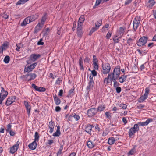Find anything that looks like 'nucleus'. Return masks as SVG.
Masks as SVG:
<instances>
[{"label": "nucleus", "mask_w": 156, "mask_h": 156, "mask_svg": "<svg viewBox=\"0 0 156 156\" xmlns=\"http://www.w3.org/2000/svg\"><path fill=\"white\" fill-rule=\"evenodd\" d=\"M98 29V28L96 27H92L89 33V35H91L92 33L97 30Z\"/></svg>", "instance_id": "nucleus-43"}, {"label": "nucleus", "mask_w": 156, "mask_h": 156, "mask_svg": "<svg viewBox=\"0 0 156 156\" xmlns=\"http://www.w3.org/2000/svg\"><path fill=\"white\" fill-rule=\"evenodd\" d=\"M49 127L50 129V132L52 133L53 132L54 128V123L52 122V121H51L49 122Z\"/></svg>", "instance_id": "nucleus-21"}, {"label": "nucleus", "mask_w": 156, "mask_h": 156, "mask_svg": "<svg viewBox=\"0 0 156 156\" xmlns=\"http://www.w3.org/2000/svg\"><path fill=\"white\" fill-rule=\"evenodd\" d=\"M34 140L35 141H38L39 139V135L38 132H36L34 135Z\"/></svg>", "instance_id": "nucleus-42"}, {"label": "nucleus", "mask_w": 156, "mask_h": 156, "mask_svg": "<svg viewBox=\"0 0 156 156\" xmlns=\"http://www.w3.org/2000/svg\"><path fill=\"white\" fill-rule=\"evenodd\" d=\"M72 116L76 121H78L80 118V116L75 113L73 114Z\"/></svg>", "instance_id": "nucleus-46"}, {"label": "nucleus", "mask_w": 156, "mask_h": 156, "mask_svg": "<svg viewBox=\"0 0 156 156\" xmlns=\"http://www.w3.org/2000/svg\"><path fill=\"white\" fill-rule=\"evenodd\" d=\"M147 39V38L145 36L141 37L137 42V45L139 46L144 45L146 43Z\"/></svg>", "instance_id": "nucleus-5"}, {"label": "nucleus", "mask_w": 156, "mask_h": 156, "mask_svg": "<svg viewBox=\"0 0 156 156\" xmlns=\"http://www.w3.org/2000/svg\"><path fill=\"white\" fill-rule=\"evenodd\" d=\"M145 107V106L143 104H140L137 105L136 108L138 109H141L142 108H143Z\"/></svg>", "instance_id": "nucleus-52"}, {"label": "nucleus", "mask_w": 156, "mask_h": 156, "mask_svg": "<svg viewBox=\"0 0 156 156\" xmlns=\"http://www.w3.org/2000/svg\"><path fill=\"white\" fill-rule=\"evenodd\" d=\"M120 68L119 66H117L115 68L113 72L111 73L112 78L118 79L120 73Z\"/></svg>", "instance_id": "nucleus-2"}, {"label": "nucleus", "mask_w": 156, "mask_h": 156, "mask_svg": "<svg viewBox=\"0 0 156 156\" xmlns=\"http://www.w3.org/2000/svg\"><path fill=\"white\" fill-rule=\"evenodd\" d=\"M117 79H115V78H112L111 80H112V81H113L114 82V86L115 87H116L119 86V83L117 82V81H116V80H117Z\"/></svg>", "instance_id": "nucleus-38"}, {"label": "nucleus", "mask_w": 156, "mask_h": 156, "mask_svg": "<svg viewBox=\"0 0 156 156\" xmlns=\"http://www.w3.org/2000/svg\"><path fill=\"white\" fill-rule=\"evenodd\" d=\"M37 145V144L36 141H34L33 142L29 144L28 147L30 149L34 150L36 148Z\"/></svg>", "instance_id": "nucleus-15"}, {"label": "nucleus", "mask_w": 156, "mask_h": 156, "mask_svg": "<svg viewBox=\"0 0 156 156\" xmlns=\"http://www.w3.org/2000/svg\"><path fill=\"white\" fill-rule=\"evenodd\" d=\"M95 24V27L98 29L100 26L102 24V20H100L97 21Z\"/></svg>", "instance_id": "nucleus-37"}, {"label": "nucleus", "mask_w": 156, "mask_h": 156, "mask_svg": "<svg viewBox=\"0 0 156 156\" xmlns=\"http://www.w3.org/2000/svg\"><path fill=\"white\" fill-rule=\"evenodd\" d=\"M87 145L90 149L92 148L95 146V145L91 141H89L87 142Z\"/></svg>", "instance_id": "nucleus-28"}, {"label": "nucleus", "mask_w": 156, "mask_h": 156, "mask_svg": "<svg viewBox=\"0 0 156 156\" xmlns=\"http://www.w3.org/2000/svg\"><path fill=\"white\" fill-rule=\"evenodd\" d=\"M85 20L84 16L83 15H81L79 18L78 23V26H82V24Z\"/></svg>", "instance_id": "nucleus-17"}, {"label": "nucleus", "mask_w": 156, "mask_h": 156, "mask_svg": "<svg viewBox=\"0 0 156 156\" xmlns=\"http://www.w3.org/2000/svg\"><path fill=\"white\" fill-rule=\"evenodd\" d=\"M139 129V126L137 124L134 125L133 127L131 128L128 132L129 136L131 137L132 136L134 135V134L136 132H137Z\"/></svg>", "instance_id": "nucleus-4"}, {"label": "nucleus", "mask_w": 156, "mask_h": 156, "mask_svg": "<svg viewBox=\"0 0 156 156\" xmlns=\"http://www.w3.org/2000/svg\"><path fill=\"white\" fill-rule=\"evenodd\" d=\"M50 30V29L49 28H47L46 29V32L44 34V36H47L48 35V32H49Z\"/></svg>", "instance_id": "nucleus-63"}, {"label": "nucleus", "mask_w": 156, "mask_h": 156, "mask_svg": "<svg viewBox=\"0 0 156 156\" xmlns=\"http://www.w3.org/2000/svg\"><path fill=\"white\" fill-rule=\"evenodd\" d=\"M112 78V75L108 74V77L105 78L104 80V83H105L106 85H108L109 83V79L111 82L112 81V80H111Z\"/></svg>", "instance_id": "nucleus-16"}, {"label": "nucleus", "mask_w": 156, "mask_h": 156, "mask_svg": "<svg viewBox=\"0 0 156 156\" xmlns=\"http://www.w3.org/2000/svg\"><path fill=\"white\" fill-rule=\"evenodd\" d=\"M145 93L144 94L147 96H148V94L149 91V90L148 88H146L145 90Z\"/></svg>", "instance_id": "nucleus-64"}, {"label": "nucleus", "mask_w": 156, "mask_h": 156, "mask_svg": "<svg viewBox=\"0 0 156 156\" xmlns=\"http://www.w3.org/2000/svg\"><path fill=\"white\" fill-rule=\"evenodd\" d=\"M42 41V39H41L40 41L37 42L38 45H43L44 44V43Z\"/></svg>", "instance_id": "nucleus-57"}, {"label": "nucleus", "mask_w": 156, "mask_h": 156, "mask_svg": "<svg viewBox=\"0 0 156 156\" xmlns=\"http://www.w3.org/2000/svg\"><path fill=\"white\" fill-rule=\"evenodd\" d=\"M16 46L17 47V48H16V50L18 51H20V48L23 47V44L21 43L16 44Z\"/></svg>", "instance_id": "nucleus-39"}, {"label": "nucleus", "mask_w": 156, "mask_h": 156, "mask_svg": "<svg viewBox=\"0 0 156 156\" xmlns=\"http://www.w3.org/2000/svg\"><path fill=\"white\" fill-rule=\"evenodd\" d=\"M63 149V147L62 146H61L58 150V151L57 153V156H58L61 154L62 153V151Z\"/></svg>", "instance_id": "nucleus-48"}, {"label": "nucleus", "mask_w": 156, "mask_h": 156, "mask_svg": "<svg viewBox=\"0 0 156 156\" xmlns=\"http://www.w3.org/2000/svg\"><path fill=\"white\" fill-rule=\"evenodd\" d=\"M61 110V108L58 106H57L55 108V111L56 112H59Z\"/></svg>", "instance_id": "nucleus-62"}, {"label": "nucleus", "mask_w": 156, "mask_h": 156, "mask_svg": "<svg viewBox=\"0 0 156 156\" xmlns=\"http://www.w3.org/2000/svg\"><path fill=\"white\" fill-rule=\"evenodd\" d=\"M12 97H9L7 99L5 102V104L7 106H9L11 105L14 102H12Z\"/></svg>", "instance_id": "nucleus-22"}, {"label": "nucleus", "mask_w": 156, "mask_h": 156, "mask_svg": "<svg viewBox=\"0 0 156 156\" xmlns=\"http://www.w3.org/2000/svg\"><path fill=\"white\" fill-rule=\"evenodd\" d=\"M60 127L59 126L57 127V130L56 132L54 133L53 136H59L60 135Z\"/></svg>", "instance_id": "nucleus-29"}, {"label": "nucleus", "mask_w": 156, "mask_h": 156, "mask_svg": "<svg viewBox=\"0 0 156 156\" xmlns=\"http://www.w3.org/2000/svg\"><path fill=\"white\" fill-rule=\"evenodd\" d=\"M2 16L5 19H7L8 18L9 15L5 13H4L2 14Z\"/></svg>", "instance_id": "nucleus-55"}, {"label": "nucleus", "mask_w": 156, "mask_h": 156, "mask_svg": "<svg viewBox=\"0 0 156 156\" xmlns=\"http://www.w3.org/2000/svg\"><path fill=\"white\" fill-rule=\"evenodd\" d=\"M105 108V106L104 105H101L98 107L97 109V112L98 111L101 112L103 111Z\"/></svg>", "instance_id": "nucleus-32"}, {"label": "nucleus", "mask_w": 156, "mask_h": 156, "mask_svg": "<svg viewBox=\"0 0 156 156\" xmlns=\"http://www.w3.org/2000/svg\"><path fill=\"white\" fill-rule=\"evenodd\" d=\"M77 36L79 37H81L83 34V32L82 30V26H78V27L77 28Z\"/></svg>", "instance_id": "nucleus-14"}, {"label": "nucleus", "mask_w": 156, "mask_h": 156, "mask_svg": "<svg viewBox=\"0 0 156 156\" xmlns=\"http://www.w3.org/2000/svg\"><path fill=\"white\" fill-rule=\"evenodd\" d=\"M43 23H39L35 27V32H37L40 30L41 28L43 27Z\"/></svg>", "instance_id": "nucleus-24"}, {"label": "nucleus", "mask_w": 156, "mask_h": 156, "mask_svg": "<svg viewBox=\"0 0 156 156\" xmlns=\"http://www.w3.org/2000/svg\"><path fill=\"white\" fill-rule=\"evenodd\" d=\"M132 34L133 36H131V37L129 38L127 41V43L129 46L133 44L134 40L136 37V34L135 33L133 32Z\"/></svg>", "instance_id": "nucleus-10"}, {"label": "nucleus", "mask_w": 156, "mask_h": 156, "mask_svg": "<svg viewBox=\"0 0 156 156\" xmlns=\"http://www.w3.org/2000/svg\"><path fill=\"white\" fill-rule=\"evenodd\" d=\"M118 78H119V82L121 83H123L124 81H125L122 76L120 77H119Z\"/></svg>", "instance_id": "nucleus-53"}, {"label": "nucleus", "mask_w": 156, "mask_h": 156, "mask_svg": "<svg viewBox=\"0 0 156 156\" xmlns=\"http://www.w3.org/2000/svg\"><path fill=\"white\" fill-rule=\"evenodd\" d=\"M29 17L32 22L37 19L38 18V16L37 15H35L30 16Z\"/></svg>", "instance_id": "nucleus-33"}, {"label": "nucleus", "mask_w": 156, "mask_h": 156, "mask_svg": "<svg viewBox=\"0 0 156 156\" xmlns=\"http://www.w3.org/2000/svg\"><path fill=\"white\" fill-rule=\"evenodd\" d=\"M147 96L144 94L143 95L141 96L138 99V101L140 103L143 102L147 97Z\"/></svg>", "instance_id": "nucleus-26"}, {"label": "nucleus", "mask_w": 156, "mask_h": 156, "mask_svg": "<svg viewBox=\"0 0 156 156\" xmlns=\"http://www.w3.org/2000/svg\"><path fill=\"white\" fill-rule=\"evenodd\" d=\"M8 94V92L7 91L4 90V88L2 87V90L0 95L6 97Z\"/></svg>", "instance_id": "nucleus-27"}, {"label": "nucleus", "mask_w": 156, "mask_h": 156, "mask_svg": "<svg viewBox=\"0 0 156 156\" xmlns=\"http://www.w3.org/2000/svg\"><path fill=\"white\" fill-rule=\"evenodd\" d=\"M29 0H20L16 3V5L23 4L28 1Z\"/></svg>", "instance_id": "nucleus-34"}, {"label": "nucleus", "mask_w": 156, "mask_h": 156, "mask_svg": "<svg viewBox=\"0 0 156 156\" xmlns=\"http://www.w3.org/2000/svg\"><path fill=\"white\" fill-rule=\"evenodd\" d=\"M105 114L106 115V117L108 119H110L111 117V116L110 115L109 113L108 112H106L105 113Z\"/></svg>", "instance_id": "nucleus-58"}, {"label": "nucleus", "mask_w": 156, "mask_h": 156, "mask_svg": "<svg viewBox=\"0 0 156 156\" xmlns=\"http://www.w3.org/2000/svg\"><path fill=\"white\" fill-rule=\"evenodd\" d=\"M120 107H122L123 109H125L127 108V105L124 104H120Z\"/></svg>", "instance_id": "nucleus-51"}, {"label": "nucleus", "mask_w": 156, "mask_h": 156, "mask_svg": "<svg viewBox=\"0 0 156 156\" xmlns=\"http://www.w3.org/2000/svg\"><path fill=\"white\" fill-rule=\"evenodd\" d=\"M24 105L26 108L28 115L29 116L30 113V106L29 105L28 102L26 101H24Z\"/></svg>", "instance_id": "nucleus-13"}, {"label": "nucleus", "mask_w": 156, "mask_h": 156, "mask_svg": "<svg viewBox=\"0 0 156 156\" xmlns=\"http://www.w3.org/2000/svg\"><path fill=\"white\" fill-rule=\"evenodd\" d=\"M153 119H152L149 118L145 122H140L138 123V126H145L147 125L150 122L152 121Z\"/></svg>", "instance_id": "nucleus-12"}, {"label": "nucleus", "mask_w": 156, "mask_h": 156, "mask_svg": "<svg viewBox=\"0 0 156 156\" xmlns=\"http://www.w3.org/2000/svg\"><path fill=\"white\" fill-rule=\"evenodd\" d=\"M37 64V62H34L32 64H30L27 67H25L24 69L25 71L28 72L31 71L35 68Z\"/></svg>", "instance_id": "nucleus-8"}, {"label": "nucleus", "mask_w": 156, "mask_h": 156, "mask_svg": "<svg viewBox=\"0 0 156 156\" xmlns=\"http://www.w3.org/2000/svg\"><path fill=\"white\" fill-rule=\"evenodd\" d=\"M11 125L10 124H9L7 125V128L6 129V131L7 132H9L11 130Z\"/></svg>", "instance_id": "nucleus-50"}, {"label": "nucleus", "mask_w": 156, "mask_h": 156, "mask_svg": "<svg viewBox=\"0 0 156 156\" xmlns=\"http://www.w3.org/2000/svg\"><path fill=\"white\" fill-rule=\"evenodd\" d=\"M24 20H26V21L27 24L31 22V20H30V19H29V17L26 18Z\"/></svg>", "instance_id": "nucleus-61"}, {"label": "nucleus", "mask_w": 156, "mask_h": 156, "mask_svg": "<svg viewBox=\"0 0 156 156\" xmlns=\"http://www.w3.org/2000/svg\"><path fill=\"white\" fill-rule=\"evenodd\" d=\"M93 64L94 65V68L98 70V60H93Z\"/></svg>", "instance_id": "nucleus-30"}, {"label": "nucleus", "mask_w": 156, "mask_h": 156, "mask_svg": "<svg viewBox=\"0 0 156 156\" xmlns=\"http://www.w3.org/2000/svg\"><path fill=\"white\" fill-rule=\"evenodd\" d=\"M6 98L0 95V104L2 105V104L3 101Z\"/></svg>", "instance_id": "nucleus-54"}, {"label": "nucleus", "mask_w": 156, "mask_h": 156, "mask_svg": "<svg viewBox=\"0 0 156 156\" xmlns=\"http://www.w3.org/2000/svg\"><path fill=\"white\" fill-rule=\"evenodd\" d=\"M92 74L93 75V76H97V72L94 69L93 70L91 71Z\"/></svg>", "instance_id": "nucleus-59"}, {"label": "nucleus", "mask_w": 156, "mask_h": 156, "mask_svg": "<svg viewBox=\"0 0 156 156\" xmlns=\"http://www.w3.org/2000/svg\"><path fill=\"white\" fill-rule=\"evenodd\" d=\"M8 42H4L2 44V45L1 47L4 50H5L8 48Z\"/></svg>", "instance_id": "nucleus-36"}, {"label": "nucleus", "mask_w": 156, "mask_h": 156, "mask_svg": "<svg viewBox=\"0 0 156 156\" xmlns=\"http://www.w3.org/2000/svg\"><path fill=\"white\" fill-rule=\"evenodd\" d=\"M79 64L81 70H84V67L83 66V59L82 57H80L79 59Z\"/></svg>", "instance_id": "nucleus-23"}, {"label": "nucleus", "mask_w": 156, "mask_h": 156, "mask_svg": "<svg viewBox=\"0 0 156 156\" xmlns=\"http://www.w3.org/2000/svg\"><path fill=\"white\" fill-rule=\"evenodd\" d=\"M41 57V55L39 54H33L30 55L29 59L26 61L28 64H30L36 61Z\"/></svg>", "instance_id": "nucleus-1"}, {"label": "nucleus", "mask_w": 156, "mask_h": 156, "mask_svg": "<svg viewBox=\"0 0 156 156\" xmlns=\"http://www.w3.org/2000/svg\"><path fill=\"white\" fill-rule=\"evenodd\" d=\"M31 86L34 89L38 91L44 92L46 90V89L45 88L37 86L34 84H32Z\"/></svg>", "instance_id": "nucleus-11"}, {"label": "nucleus", "mask_w": 156, "mask_h": 156, "mask_svg": "<svg viewBox=\"0 0 156 156\" xmlns=\"http://www.w3.org/2000/svg\"><path fill=\"white\" fill-rule=\"evenodd\" d=\"M102 73L106 74L109 73L110 71L111 67L110 65L108 63H105L102 65Z\"/></svg>", "instance_id": "nucleus-3"}, {"label": "nucleus", "mask_w": 156, "mask_h": 156, "mask_svg": "<svg viewBox=\"0 0 156 156\" xmlns=\"http://www.w3.org/2000/svg\"><path fill=\"white\" fill-rule=\"evenodd\" d=\"M124 32V29L122 27H121L119 28L118 30V33L119 34L120 37L122 36Z\"/></svg>", "instance_id": "nucleus-31"}, {"label": "nucleus", "mask_w": 156, "mask_h": 156, "mask_svg": "<svg viewBox=\"0 0 156 156\" xmlns=\"http://www.w3.org/2000/svg\"><path fill=\"white\" fill-rule=\"evenodd\" d=\"M93 126L92 125L89 124L87 125L85 128V131L89 134H91V132Z\"/></svg>", "instance_id": "nucleus-19"}, {"label": "nucleus", "mask_w": 156, "mask_h": 156, "mask_svg": "<svg viewBox=\"0 0 156 156\" xmlns=\"http://www.w3.org/2000/svg\"><path fill=\"white\" fill-rule=\"evenodd\" d=\"M112 34V31H109L107 33L106 35V38L107 39H108L111 37V35Z\"/></svg>", "instance_id": "nucleus-47"}, {"label": "nucleus", "mask_w": 156, "mask_h": 156, "mask_svg": "<svg viewBox=\"0 0 156 156\" xmlns=\"http://www.w3.org/2000/svg\"><path fill=\"white\" fill-rule=\"evenodd\" d=\"M18 146L19 144H16L13 146L11 148L10 150V152L12 153L13 154L16 152L17 150Z\"/></svg>", "instance_id": "nucleus-20"}, {"label": "nucleus", "mask_w": 156, "mask_h": 156, "mask_svg": "<svg viewBox=\"0 0 156 156\" xmlns=\"http://www.w3.org/2000/svg\"><path fill=\"white\" fill-rule=\"evenodd\" d=\"M114 137H111L109 138L108 144H109L112 145L114 143Z\"/></svg>", "instance_id": "nucleus-35"}, {"label": "nucleus", "mask_w": 156, "mask_h": 156, "mask_svg": "<svg viewBox=\"0 0 156 156\" xmlns=\"http://www.w3.org/2000/svg\"><path fill=\"white\" fill-rule=\"evenodd\" d=\"M135 149L134 148L131 149L128 153V155H133L135 153Z\"/></svg>", "instance_id": "nucleus-45"}, {"label": "nucleus", "mask_w": 156, "mask_h": 156, "mask_svg": "<svg viewBox=\"0 0 156 156\" xmlns=\"http://www.w3.org/2000/svg\"><path fill=\"white\" fill-rule=\"evenodd\" d=\"M97 113V110L95 108H93L88 109L87 111V115L89 117L94 116Z\"/></svg>", "instance_id": "nucleus-7"}, {"label": "nucleus", "mask_w": 156, "mask_h": 156, "mask_svg": "<svg viewBox=\"0 0 156 156\" xmlns=\"http://www.w3.org/2000/svg\"><path fill=\"white\" fill-rule=\"evenodd\" d=\"M148 2L150 3L149 5L150 7H151L153 6L155 3V2L154 0H149L148 1Z\"/></svg>", "instance_id": "nucleus-44"}, {"label": "nucleus", "mask_w": 156, "mask_h": 156, "mask_svg": "<svg viewBox=\"0 0 156 156\" xmlns=\"http://www.w3.org/2000/svg\"><path fill=\"white\" fill-rule=\"evenodd\" d=\"M10 61V57L9 56L7 55L6 56L4 59V62L5 63H8Z\"/></svg>", "instance_id": "nucleus-41"}, {"label": "nucleus", "mask_w": 156, "mask_h": 156, "mask_svg": "<svg viewBox=\"0 0 156 156\" xmlns=\"http://www.w3.org/2000/svg\"><path fill=\"white\" fill-rule=\"evenodd\" d=\"M116 90L117 93H119L121 91V88L120 87H116Z\"/></svg>", "instance_id": "nucleus-56"}, {"label": "nucleus", "mask_w": 156, "mask_h": 156, "mask_svg": "<svg viewBox=\"0 0 156 156\" xmlns=\"http://www.w3.org/2000/svg\"><path fill=\"white\" fill-rule=\"evenodd\" d=\"M53 98L55 104L57 105H59L61 101L60 99L56 95L53 96Z\"/></svg>", "instance_id": "nucleus-25"}, {"label": "nucleus", "mask_w": 156, "mask_h": 156, "mask_svg": "<svg viewBox=\"0 0 156 156\" xmlns=\"http://www.w3.org/2000/svg\"><path fill=\"white\" fill-rule=\"evenodd\" d=\"M73 114L71 115H69L68 114L66 115L65 116L66 119L68 121H72V119L73 117Z\"/></svg>", "instance_id": "nucleus-40"}, {"label": "nucleus", "mask_w": 156, "mask_h": 156, "mask_svg": "<svg viewBox=\"0 0 156 156\" xmlns=\"http://www.w3.org/2000/svg\"><path fill=\"white\" fill-rule=\"evenodd\" d=\"M94 84V81H89L88 85L87 87V90L88 91H90V89L93 87Z\"/></svg>", "instance_id": "nucleus-18"}, {"label": "nucleus", "mask_w": 156, "mask_h": 156, "mask_svg": "<svg viewBox=\"0 0 156 156\" xmlns=\"http://www.w3.org/2000/svg\"><path fill=\"white\" fill-rule=\"evenodd\" d=\"M36 77V75L34 73H30L26 75L25 78L28 81L34 79Z\"/></svg>", "instance_id": "nucleus-9"}, {"label": "nucleus", "mask_w": 156, "mask_h": 156, "mask_svg": "<svg viewBox=\"0 0 156 156\" xmlns=\"http://www.w3.org/2000/svg\"><path fill=\"white\" fill-rule=\"evenodd\" d=\"M122 44H117L118 46H117L116 49L118 51H119L121 49V47L122 46Z\"/></svg>", "instance_id": "nucleus-60"}, {"label": "nucleus", "mask_w": 156, "mask_h": 156, "mask_svg": "<svg viewBox=\"0 0 156 156\" xmlns=\"http://www.w3.org/2000/svg\"><path fill=\"white\" fill-rule=\"evenodd\" d=\"M46 19V14H45L42 17L41 22V23H43V25H44V23L45 22Z\"/></svg>", "instance_id": "nucleus-49"}, {"label": "nucleus", "mask_w": 156, "mask_h": 156, "mask_svg": "<svg viewBox=\"0 0 156 156\" xmlns=\"http://www.w3.org/2000/svg\"><path fill=\"white\" fill-rule=\"evenodd\" d=\"M133 26L134 31H136L140 23L139 18L138 17H135L134 20H133Z\"/></svg>", "instance_id": "nucleus-6"}]
</instances>
